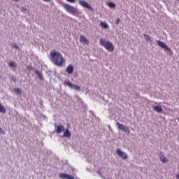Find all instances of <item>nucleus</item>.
<instances>
[{
	"label": "nucleus",
	"instance_id": "13",
	"mask_svg": "<svg viewBox=\"0 0 179 179\" xmlns=\"http://www.w3.org/2000/svg\"><path fill=\"white\" fill-rule=\"evenodd\" d=\"M153 110L155 111H157V113H163V108H162V106H153L152 107Z\"/></svg>",
	"mask_w": 179,
	"mask_h": 179
},
{
	"label": "nucleus",
	"instance_id": "19",
	"mask_svg": "<svg viewBox=\"0 0 179 179\" xmlns=\"http://www.w3.org/2000/svg\"><path fill=\"white\" fill-rule=\"evenodd\" d=\"M8 65H9V66H11L13 68H16V66H17V64H16L13 62H10V63H8Z\"/></svg>",
	"mask_w": 179,
	"mask_h": 179
},
{
	"label": "nucleus",
	"instance_id": "26",
	"mask_svg": "<svg viewBox=\"0 0 179 179\" xmlns=\"http://www.w3.org/2000/svg\"><path fill=\"white\" fill-rule=\"evenodd\" d=\"M116 24H120V18H117L116 21H115Z\"/></svg>",
	"mask_w": 179,
	"mask_h": 179
},
{
	"label": "nucleus",
	"instance_id": "6",
	"mask_svg": "<svg viewBox=\"0 0 179 179\" xmlns=\"http://www.w3.org/2000/svg\"><path fill=\"white\" fill-rule=\"evenodd\" d=\"M116 124L117 125L118 129H120L121 131L127 132V134L131 133V130H129V129L125 127V126H124L122 124L117 122Z\"/></svg>",
	"mask_w": 179,
	"mask_h": 179
},
{
	"label": "nucleus",
	"instance_id": "5",
	"mask_svg": "<svg viewBox=\"0 0 179 179\" xmlns=\"http://www.w3.org/2000/svg\"><path fill=\"white\" fill-rule=\"evenodd\" d=\"M79 5L85 9H89L90 10H93V7L90 6L87 2L83 1H79Z\"/></svg>",
	"mask_w": 179,
	"mask_h": 179
},
{
	"label": "nucleus",
	"instance_id": "24",
	"mask_svg": "<svg viewBox=\"0 0 179 179\" xmlns=\"http://www.w3.org/2000/svg\"><path fill=\"white\" fill-rule=\"evenodd\" d=\"M12 46H13V48L19 49V46H17V45H16V43H13V44L12 45Z\"/></svg>",
	"mask_w": 179,
	"mask_h": 179
},
{
	"label": "nucleus",
	"instance_id": "9",
	"mask_svg": "<svg viewBox=\"0 0 179 179\" xmlns=\"http://www.w3.org/2000/svg\"><path fill=\"white\" fill-rule=\"evenodd\" d=\"M59 178L62 179H75V177L68 175L66 173H60L59 175Z\"/></svg>",
	"mask_w": 179,
	"mask_h": 179
},
{
	"label": "nucleus",
	"instance_id": "30",
	"mask_svg": "<svg viewBox=\"0 0 179 179\" xmlns=\"http://www.w3.org/2000/svg\"><path fill=\"white\" fill-rule=\"evenodd\" d=\"M43 1H44V2H50V1L51 0H43Z\"/></svg>",
	"mask_w": 179,
	"mask_h": 179
},
{
	"label": "nucleus",
	"instance_id": "22",
	"mask_svg": "<svg viewBox=\"0 0 179 179\" xmlns=\"http://www.w3.org/2000/svg\"><path fill=\"white\" fill-rule=\"evenodd\" d=\"M35 72L38 75V76H39V78H41V73L40 71H36Z\"/></svg>",
	"mask_w": 179,
	"mask_h": 179
},
{
	"label": "nucleus",
	"instance_id": "4",
	"mask_svg": "<svg viewBox=\"0 0 179 179\" xmlns=\"http://www.w3.org/2000/svg\"><path fill=\"white\" fill-rule=\"evenodd\" d=\"M64 85H66V86H69L70 89H72L73 90H80V87L78 86L75 84H72L71 82L66 80L64 81Z\"/></svg>",
	"mask_w": 179,
	"mask_h": 179
},
{
	"label": "nucleus",
	"instance_id": "27",
	"mask_svg": "<svg viewBox=\"0 0 179 179\" xmlns=\"http://www.w3.org/2000/svg\"><path fill=\"white\" fill-rule=\"evenodd\" d=\"M0 134H5V131L1 127H0Z\"/></svg>",
	"mask_w": 179,
	"mask_h": 179
},
{
	"label": "nucleus",
	"instance_id": "8",
	"mask_svg": "<svg viewBox=\"0 0 179 179\" xmlns=\"http://www.w3.org/2000/svg\"><path fill=\"white\" fill-rule=\"evenodd\" d=\"M157 45L159 47H161V48H164V50H166V51H171V49L161 41H157Z\"/></svg>",
	"mask_w": 179,
	"mask_h": 179
},
{
	"label": "nucleus",
	"instance_id": "29",
	"mask_svg": "<svg viewBox=\"0 0 179 179\" xmlns=\"http://www.w3.org/2000/svg\"><path fill=\"white\" fill-rule=\"evenodd\" d=\"M177 179H179V174L176 175Z\"/></svg>",
	"mask_w": 179,
	"mask_h": 179
},
{
	"label": "nucleus",
	"instance_id": "15",
	"mask_svg": "<svg viewBox=\"0 0 179 179\" xmlns=\"http://www.w3.org/2000/svg\"><path fill=\"white\" fill-rule=\"evenodd\" d=\"M63 136H64V138H71V131H69V129H66V130L64 131V134H63Z\"/></svg>",
	"mask_w": 179,
	"mask_h": 179
},
{
	"label": "nucleus",
	"instance_id": "2",
	"mask_svg": "<svg viewBox=\"0 0 179 179\" xmlns=\"http://www.w3.org/2000/svg\"><path fill=\"white\" fill-rule=\"evenodd\" d=\"M100 44L108 51H110L111 52L114 51V45H113L110 41H106V40L101 38L100 39Z\"/></svg>",
	"mask_w": 179,
	"mask_h": 179
},
{
	"label": "nucleus",
	"instance_id": "17",
	"mask_svg": "<svg viewBox=\"0 0 179 179\" xmlns=\"http://www.w3.org/2000/svg\"><path fill=\"white\" fill-rule=\"evenodd\" d=\"M0 113H6V108H5L1 103H0Z\"/></svg>",
	"mask_w": 179,
	"mask_h": 179
},
{
	"label": "nucleus",
	"instance_id": "32",
	"mask_svg": "<svg viewBox=\"0 0 179 179\" xmlns=\"http://www.w3.org/2000/svg\"><path fill=\"white\" fill-rule=\"evenodd\" d=\"M0 78H1V76H0Z\"/></svg>",
	"mask_w": 179,
	"mask_h": 179
},
{
	"label": "nucleus",
	"instance_id": "14",
	"mask_svg": "<svg viewBox=\"0 0 179 179\" xmlns=\"http://www.w3.org/2000/svg\"><path fill=\"white\" fill-rule=\"evenodd\" d=\"M100 26L103 29H109V27H110V26H108L107 23L104 22L103 21H100Z\"/></svg>",
	"mask_w": 179,
	"mask_h": 179
},
{
	"label": "nucleus",
	"instance_id": "11",
	"mask_svg": "<svg viewBox=\"0 0 179 179\" xmlns=\"http://www.w3.org/2000/svg\"><path fill=\"white\" fill-rule=\"evenodd\" d=\"M65 131V128L64 127V125H59L57 127L56 132L57 134H61V132H64Z\"/></svg>",
	"mask_w": 179,
	"mask_h": 179
},
{
	"label": "nucleus",
	"instance_id": "23",
	"mask_svg": "<svg viewBox=\"0 0 179 179\" xmlns=\"http://www.w3.org/2000/svg\"><path fill=\"white\" fill-rule=\"evenodd\" d=\"M67 2H69L70 3H75V2L76 1V0H66Z\"/></svg>",
	"mask_w": 179,
	"mask_h": 179
},
{
	"label": "nucleus",
	"instance_id": "3",
	"mask_svg": "<svg viewBox=\"0 0 179 179\" xmlns=\"http://www.w3.org/2000/svg\"><path fill=\"white\" fill-rule=\"evenodd\" d=\"M63 6L66 12L71 15H76V13H78V9L69 4H64Z\"/></svg>",
	"mask_w": 179,
	"mask_h": 179
},
{
	"label": "nucleus",
	"instance_id": "12",
	"mask_svg": "<svg viewBox=\"0 0 179 179\" xmlns=\"http://www.w3.org/2000/svg\"><path fill=\"white\" fill-rule=\"evenodd\" d=\"M73 71H74V68H73V66L72 65H69L66 69V72H67V73H69V74L73 73Z\"/></svg>",
	"mask_w": 179,
	"mask_h": 179
},
{
	"label": "nucleus",
	"instance_id": "25",
	"mask_svg": "<svg viewBox=\"0 0 179 179\" xmlns=\"http://www.w3.org/2000/svg\"><path fill=\"white\" fill-rule=\"evenodd\" d=\"M11 80L13 81V82H16V77L15 76H11Z\"/></svg>",
	"mask_w": 179,
	"mask_h": 179
},
{
	"label": "nucleus",
	"instance_id": "21",
	"mask_svg": "<svg viewBox=\"0 0 179 179\" xmlns=\"http://www.w3.org/2000/svg\"><path fill=\"white\" fill-rule=\"evenodd\" d=\"M108 6H109V8H115L116 5L114 3L110 2V3H108Z\"/></svg>",
	"mask_w": 179,
	"mask_h": 179
},
{
	"label": "nucleus",
	"instance_id": "1",
	"mask_svg": "<svg viewBox=\"0 0 179 179\" xmlns=\"http://www.w3.org/2000/svg\"><path fill=\"white\" fill-rule=\"evenodd\" d=\"M50 59L57 66H62L65 64V59L59 52L51 50L50 55Z\"/></svg>",
	"mask_w": 179,
	"mask_h": 179
},
{
	"label": "nucleus",
	"instance_id": "10",
	"mask_svg": "<svg viewBox=\"0 0 179 179\" xmlns=\"http://www.w3.org/2000/svg\"><path fill=\"white\" fill-rule=\"evenodd\" d=\"M80 42L83 44H86L87 45H89V40H87V38L84 36H80Z\"/></svg>",
	"mask_w": 179,
	"mask_h": 179
},
{
	"label": "nucleus",
	"instance_id": "31",
	"mask_svg": "<svg viewBox=\"0 0 179 179\" xmlns=\"http://www.w3.org/2000/svg\"><path fill=\"white\" fill-rule=\"evenodd\" d=\"M15 2H17V1H19V0H14Z\"/></svg>",
	"mask_w": 179,
	"mask_h": 179
},
{
	"label": "nucleus",
	"instance_id": "16",
	"mask_svg": "<svg viewBox=\"0 0 179 179\" xmlns=\"http://www.w3.org/2000/svg\"><path fill=\"white\" fill-rule=\"evenodd\" d=\"M144 37H145V41H148L149 43H152V38H150V36L146 34H143Z\"/></svg>",
	"mask_w": 179,
	"mask_h": 179
},
{
	"label": "nucleus",
	"instance_id": "18",
	"mask_svg": "<svg viewBox=\"0 0 179 179\" xmlns=\"http://www.w3.org/2000/svg\"><path fill=\"white\" fill-rule=\"evenodd\" d=\"M160 160H161V162H162V163H168L169 162V159H167V158H166L165 157H160Z\"/></svg>",
	"mask_w": 179,
	"mask_h": 179
},
{
	"label": "nucleus",
	"instance_id": "20",
	"mask_svg": "<svg viewBox=\"0 0 179 179\" xmlns=\"http://www.w3.org/2000/svg\"><path fill=\"white\" fill-rule=\"evenodd\" d=\"M14 92L16 93V94H22V90L19 88H15Z\"/></svg>",
	"mask_w": 179,
	"mask_h": 179
},
{
	"label": "nucleus",
	"instance_id": "7",
	"mask_svg": "<svg viewBox=\"0 0 179 179\" xmlns=\"http://www.w3.org/2000/svg\"><path fill=\"white\" fill-rule=\"evenodd\" d=\"M116 153L119 157H121L124 160H127V159H128V155H127V153L121 151L120 149H117L116 150Z\"/></svg>",
	"mask_w": 179,
	"mask_h": 179
},
{
	"label": "nucleus",
	"instance_id": "28",
	"mask_svg": "<svg viewBox=\"0 0 179 179\" xmlns=\"http://www.w3.org/2000/svg\"><path fill=\"white\" fill-rule=\"evenodd\" d=\"M21 10L24 13V12H26L27 9L24 7H22Z\"/></svg>",
	"mask_w": 179,
	"mask_h": 179
}]
</instances>
